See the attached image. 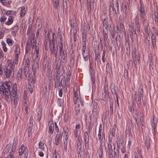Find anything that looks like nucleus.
I'll use <instances>...</instances> for the list:
<instances>
[{
  "label": "nucleus",
  "instance_id": "69168bd1",
  "mask_svg": "<svg viewBox=\"0 0 158 158\" xmlns=\"http://www.w3.org/2000/svg\"><path fill=\"white\" fill-rule=\"evenodd\" d=\"M6 18H7L5 16V14H4L3 15L1 16L0 19V21L1 23H3L6 20Z\"/></svg>",
  "mask_w": 158,
  "mask_h": 158
},
{
  "label": "nucleus",
  "instance_id": "5fc2aeb1",
  "mask_svg": "<svg viewBox=\"0 0 158 158\" xmlns=\"http://www.w3.org/2000/svg\"><path fill=\"white\" fill-rule=\"evenodd\" d=\"M1 44L2 46V48L3 49V51L4 52H6L7 51V48L6 47V45L4 42L2 41L1 42Z\"/></svg>",
  "mask_w": 158,
  "mask_h": 158
},
{
  "label": "nucleus",
  "instance_id": "2f4dec72",
  "mask_svg": "<svg viewBox=\"0 0 158 158\" xmlns=\"http://www.w3.org/2000/svg\"><path fill=\"white\" fill-rule=\"evenodd\" d=\"M26 150V148L23 144H22L19 149V155L21 156L24 153Z\"/></svg>",
  "mask_w": 158,
  "mask_h": 158
},
{
  "label": "nucleus",
  "instance_id": "a211bd4d",
  "mask_svg": "<svg viewBox=\"0 0 158 158\" xmlns=\"http://www.w3.org/2000/svg\"><path fill=\"white\" fill-rule=\"evenodd\" d=\"M150 37L149 35L146 34L145 36V38L143 40V43L146 44V46L149 47L150 46Z\"/></svg>",
  "mask_w": 158,
  "mask_h": 158
},
{
  "label": "nucleus",
  "instance_id": "6e6552de",
  "mask_svg": "<svg viewBox=\"0 0 158 158\" xmlns=\"http://www.w3.org/2000/svg\"><path fill=\"white\" fill-rule=\"evenodd\" d=\"M102 126L101 124L99 128L98 134V139L100 142V146L101 148H105V143L104 142H103V139H105V136L104 134H102Z\"/></svg>",
  "mask_w": 158,
  "mask_h": 158
},
{
  "label": "nucleus",
  "instance_id": "2eb2a0df",
  "mask_svg": "<svg viewBox=\"0 0 158 158\" xmlns=\"http://www.w3.org/2000/svg\"><path fill=\"white\" fill-rule=\"evenodd\" d=\"M23 69H20L18 71L17 74V81L18 84H22V74Z\"/></svg>",
  "mask_w": 158,
  "mask_h": 158
},
{
  "label": "nucleus",
  "instance_id": "e433bc0d",
  "mask_svg": "<svg viewBox=\"0 0 158 158\" xmlns=\"http://www.w3.org/2000/svg\"><path fill=\"white\" fill-rule=\"evenodd\" d=\"M14 17L12 15L10 16L8 19V21L5 23L6 24L10 25L13 22Z\"/></svg>",
  "mask_w": 158,
  "mask_h": 158
},
{
  "label": "nucleus",
  "instance_id": "de8ad7c7",
  "mask_svg": "<svg viewBox=\"0 0 158 158\" xmlns=\"http://www.w3.org/2000/svg\"><path fill=\"white\" fill-rule=\"evenodd\" d=\"M6 43L9 46H12L14 43L13 41L9 38H7L6 40Z\"/></svg>",
  "mask_w": 158,
  "mask_h": 158
},
{
  "label": "nucleus",
  "instance_id": "8fccbe9b",
  "mask_svg": "<svg viewBox=\"0 0 158 158\" xmlns=\"http://www.w3.org/2000/svg\"><path fill=\"white\" fill-rule=\"evenodd\" d=\"M11 144H8L5 148L4 149V152L5 153H7L10 150V148L11 146Z\"/></svg>",
  "mask_w": 158,
  "mask_h": 158
},
{
  "label": "nucleus",
  "instance_id": "ea45409f",
  "mask_svg": "<svg viewBox=\"0 0 158 158\" xmlns=\"http://www.w3.org/2000/svg\"><path fill=\"white\" fill-rule=\"evenodd\" d=\"M16 14V12L15 11L9 10H6V11L4 14L5 15L7 16H9L10 15H12L15 16Z\"/></svg>",
  "mask_w": 158,
  "mask_h": 158
},
{
  "label": "nucleus",
  "instance_id": "473e14b6",
  "mask_svg": "<svg viewBox=\"0 0 158 158\" xmlns=\"http://www.w3.org/2000/svg\"><path fill=\"white\" fill-rule=\"evenodd\" d=\"M73 40L75 42L77 40V27L75 25H73Z\"/></svg>",
  "mask_w": 158,
  "mask_h": 158
},
{
  "label": "nucleus",
  "instance_id": "412c9836",
  "mask_svg": "<svg viewBox=\"0 0 158 158\" xmlns=\"http://www.w3.org/2000/svg\"><path fill=\"white\" fill-rule=\"evenodd\" d=\"M151 124L152 127V133L153 135L155 136L156 134V123L154 120V117L151 121Z\"/></svg>",
  "mask_w": 158,
  "mask_h": 158
},
{
  "label": "nucleus",
  "instance_id": "37998d69",
  "mask_svg": "<svg viewBox=\"0 0 158 158\" xmlns=\"http://www.w3.org/2000/svg\"><path fill=\"white\" fill-rule=\"evenodd\" d=\"M59 0H53V7L55 9H58V7L59 6Z\"/></svg>",
  "mask_w": 158,
  "mask_h": 158
},
{
  "label": "nucleus",
  "instance_id": "052dcab7",
  "mask_svg": "<svg viewBox=\"0 0 158 158\" xmlns=\"http://www.w3.org/2000/svg\"><path fill=\"white\" fill-rule=\"evenodd\" d=\"M122 17L121 16V17L119 16V19L120 20V21H119V23H120V27L121 28V30L123 32V31H124V27L123 26V24H122V21L120 19V18Z\"/></svg>",
  "mask_w": 158,
  "mask_h": 158
},
{
  "label": "nucleus",
  "instance_id": "4468645a",
  "mask_svg": "<svg viewBox=\"0 0 158 158\" xmlns=\"http://www.w3.org/2000/svg\"><path fill=\"white\" fill-rule=\"evenodd\" d=\"M57 36L58 40V47L63 46V38L61 31L58 30V31Z\"/></svg>",
  "mask_w": 158,
  "mask_h": 158
},
{
  "label": "nucleus",
  "instance_id": "72a5a7b5",
  "mask_svg": "<svg viewBox=\"0 0 158 158\" xmlns=\"http://www.w3.org/2000/svg\"><path fill=\"white\" fill-rule=\"evenodd\" d=\"M19 27L17 25H15L11 29V35L14 36L16 35V33L18 32Z\"/></svg>",
  "mask_w": 158,
  "mask_h": 158
},
{
  "label": "nucleus",
  "instance_id": "7c9ffc66",
  "mask_svg": "<svg viewBox=\"0 0 158 158\" xmlns=\"http://www.w3.org/2000/svg\"><path fill=\"white\" fill-rule=\"evenodd\" d=\"M112 140L111 139H109L108 143V148L109 153V154H113V150L112 148Z\"/></svg>",
  "mask_w": 158,
  "mask_h": 158
},
{
  "label": "nucleus",
  "instance_id": "c03bdc74",
  "mask_svg": "<svg viewBox=\"0 0 158 158\" xmlns=\"http://www.w3.org/2000/svg\"><path fill=\"white\" fill-rule=\"evenodd\" d=\"M103 29H104V28H105L106 30L108 29H107L108 26V22L106 19H104L103 21Z\"/></svg>",
  "mask_w": 158,
  "mask_h": 158
},
{
  "label": "nucleus",
  "instance_id": "774afa93",
  "mask_svg": "<svg viewBox=\"0 0 158 158\" xmlns=\"http://www.w3.org/2000/svg\"><path fill=\"white\" fill-rule=\"evenodd\" d=\"M80 110V106H76L75 107V114L76 115L78 114L79 113Z\"/></svg>",
  "mask_w": 158,
  "mask_h": 158
},
{
  "label": "nucleus",
  "instance_id": "a878e982",
  "mask_svg": "<svg viewBox=\"0 0 158 158\" xmlns=\"http://www.w3.org/2000/svg\"><path fill=\"white\" fill-rule=\"evenodd\" d=\"M71 72L69 71L67 74V76L65 82V85L66 86H70L69 81L71 78Z\"/></svg>",
  "mask_w": 158,
  "mask_h": 158
},
{
  "label": "nucleus",
  "instance_id": "4be33fe9",
  "mask_svg": "<svg viewBox=\"0 0 158 158\" xmlns=\"http://www.w3.org/2000/svg\"><path fill=\"white\" fill-rule=\"evenodd\" d=\"M117 31H116V33L118 34L116 35V43L119 49L121 46V39L120 35L118 34V27H117Z\"/></svg>",
  "mask_w": 158,
  "mask_h": 158
},
{
  "label": "nucleus",
  "instance_id": "f03ea898",
  "mask_svg": "<svg viewBox=\"0 0 158 158\" xmlns=\"http://www.w3.org/2000/svg\"><path fill=\"white\" fill-rule=\"evenodd\" d=\"M31 47H32V48L33 49L35 48V50L36 53V58H38L39 56V44L36 43V40L35 39L34 36L31 40L29 39L27 41L25 48V51L26 53L29 52Z\"/></svg>",
  "mask_w": 158,
  "mask_h": 158
},
{
  "label": "nucleus",
  "instance_id": "0e129e2a",
  "mask_svg": "<svg viewBox=\"0 0 158 158\" xmlns=\"http://www.w3.org/2000/svg\"><path fill=\"white\" fill-rule=\"evenodd\" d=\"M138 117L135 118V127L136 129H138L139 127V124L138 121Z\"/></svg>",
  "mask_w": 158,
  "mask_h": 158
},
{
  "label": "nucleus",
  "instance_id": "79ce46f5",
  "mask_svg": "<svg viewBox=\"0 0 158 158\" xmlns=\"http://www.w3.org/2000/svg\"><path fill=\"white\" fill-rule=\"evenodd\" d=\"M68 139H63L64 149L65 152L67 150Z\"/></svg>",
  "mask_w": 158,
  "mask_h": 158
},
{
  "label": "nucleus",
  "instance_id": "1a4fd4ad",
  "mask_svg": "<svg viewBox=\"0 0 158 158\" xmlns=\"http://www.w3.org/2000/svg\"><path fill=\"white\" fill-rule=\"evenodd\" d=\"M16 141H14L11 147V150L9 154L6 157V158H14V154L16 151Z\"/></svg>",
  "mask_w": 158,
  "mask_h": 158
},
{
  "label": "nucleus",
  "instance_id": "58836bf2",
  "mask_svg": "<svg viewBox=\"0 0 158 158\" xmlns=\"http://www.w3.org/2000/svg\"><path fill=\"white\" fill-rule=\"evenodd\" d=\"M136 29H135L134 27H132L131 32H130V36H131L132 41H133V35L136 34Z\"/></svg>",
  "mask_w": 158,
  "mask_h": 158
},
{
  "label": "nucleus",
  "instance_id": "3c124183",
  "mask_svg": "<svg viewBox=\"0 0 158 158\" xmlns=\"http://www.w3.org/2000/svg\"><path fill=\"white\" fill-rule=\"evenodd\" d=\"M63 100L61 99L58 98L57 101V106L59 107L62 106L63 105Z\"/></svg>",
  "mask_w": 158,
  "mask_h": 158
},
{
  "label": "nucleus",
  "instance_id": "603ef678",
  "mask_svg": "<svg viewBox=\"0 0 158 158\" xmlns=\"http://www.w3.org/2000/svg\"><path fill=\"white\" fill-rule=\"evenodd\" d=\"M28 89L30 90V93L31 94L33 92V90L34 89V84H28Z\"/></svg>",
  "mask_w": 158,
  "mask_h": 158
},
{
  "label": "nucleus",
  "instance_id": "338daca9",
  "mask_svg": "<svg viewBox=\"0 0 158 158\" xmlns=\"http://www.w3.org/2000/svg\"><path fill=\"white\" fill-rule=\"evenodd\" d=\"M82 42H86V37H87V33H85L84 34V33L83 32L82 33Z\"/></svg>",
  "mask_w": 158,
  "mask_h": 158
},
{
  "label": "nucleus",
  "instance_id": "49530a36",
  "mask_svg": "<svg viewBox=\"0 0 158 158\" xmlns=\"http://www.w3.org/2000/svg\"><path fill=\"white\" fill-rule=\"evenodd\" d=\"M110 34L111 35V37L114 39L115 35L116 32L114 29L109 30Z\"/></svg>",
  "mask_w": 158,
  "mask_h": 158
},
{
  "label": "nucleus",
  "instance_id": "c85d7f7f",
  "mask_svg": "<svg viewBox=\"0 0 158 158\" xmlns=\"http://www.w3.org/2000/svg\"><path fill=\"white\" fill-rule=\"evenodd\" d=\"M48 80L50 81L48 83V91H49L51 89V80L52 79V75L51 72L49 70L48 71Z\"/></svg>",
  "mask_w": 158,
  "mask_h": 158
},
{
  "label": "nucleus",
  "instance_id": "4d7b16f0",
  "mask_svg": "<svg viewBox=\"0 0 158 158\" xmlns=\"http://www.w3.org/2000/svg\"><path fill=\"white\" fill-rule=\"evenodd\" d=\"M84 140H89V135L87 131H85L83 135Z\"/></svg>",
  "mask_w": 158,
  "mask_h": 158
},
{
  "label": "nucleus",
  "instance_id": "dca6fc26",
  "mask_svg": "<svg viewBox=\"0 0 158 158\" xmlns=\"http://www.w3.org/2000/svg\"><path fill=\"white\" fill-rule=\"evenodd\" d=\"M153 60V58L152 55L151 53L149 54L148 61L149 63V69L151 70H153L154 63Z\"/></svg>",
  "mask_w": 158,
  "mask_h": 158
},
{
  "label": "nucleus",
  "instance_id": "f704fd0d",
  "mask_svg": "<svg viewBox=\"0 0 158 158\" xmlns=\"http://www.w3.org/2000/svg\"><path fill=\"white\" fill-rule=\"evenodd\" d=\"M49 131L48 133L50 134H52L54 131V125L53 122H52L49 125L48 127Z\"/></svg>",
  "mask_w": 158,
  "mask_h": 158
},
{
  "label": "nucleus",
  "instance_id": "393cba45",
  "mask_svg": "<svg viewBox=\"0 0 158 158\" xmlns=\"http://www.w3.org/2000/svg\"><path fill=\"white\" fill-rule=\"evenodd\" d=\"M133 58L134 63L135 65L137 64L138 61H139L140 60V54L139 53H138L137 55V54L133 55L132 56Z\"/></svg>",
  "mask_w": 158,
  "mask_h": 158
},
{
  "label": "nucleus",
  "instance_id": "a18cd8bd",
  "mask_svg": "<svg viewBox=\"0 0 158 158\" xmlns=\"http://www.w3.org/2000/svg\"><path fill=\"white\" fill-rule=\"evenodd\" d=\"M144 143L145 146L148 149L150 146V144L149 140L146 138L145 140Z\"/></svg>",
  "mask_w": 158,
  "mask_h": 158
},
{
  "label": "nucleus",
  "instance_id": "f257e3e1",
  "mask_svg": "<svg viewBox=\"0 0 158 158\" xmlns=\"http://www.w3.org/2000/svg\"><path fill=\"white\" fill-rule=\"evenodd\" d=\"M11 86V82H6L4 85L0 86V94L2 98L8 102L11 100V95L10 92Z\"/></svg>",
  "mask_w": 158,
  "mask_h": 158
},
{
  "label": "nucleus",
  "instance_id": "cd10ccee",
  "mask_svg": "<svg viewBox=\"0 0 158 158\" xmlns=\"http://www.w3.org/2000/svg\"><path fill=\"white\" fill-rule=\"evenodd\" d=\"M100 58L101 56L100 54L97 55H95V59L97 61V66L99 68H100L101 64Z\"/></svg>",
  "mask_w": 158,
  "mask_h": 158
},
{
  "label": "nucleus",
  "instance_id": "f8f14e48",
  "mask_svg": "<svg viewBox=\"0 0 158 158\" xmlns=\"http://www.w3.org/2000/svg\"><path fill=\"white\" fill-rule=\"evenodd\" d=\"M28 84H34L36 82V75L32 74V73L28 74L27 77Z\"/></svg>",
  "mask_w": 158,
  "mask_h": 158
},
{
  "label": "nucleus",
  "instance_id": "f3484780",
  "mask_svg": "<svg viewBox=\"0 0 158 158\" xmlns=\"http://www.w3.org/2000/svg\"><path fill=\"white\" fill-rule=\"evenodd\" d=\"M106 31L105 32L104 30L103 29V37L102 36L100 37V41L101 44H102V42H105L106 41L108 37V29L106 30Z\"/></svg>",
  "mask_w": 158,
  "mask_h": 158
},
{
  "label": "nucleus",
  "instance_id": "09e8293b",
  "mask_svg": "<svg viewBox=\"0 0 158 158\" xmlns=\"http://www.w3.org/2000/svg\"><path fill=\"white\" fill-rule=\"evenodd\" d=\"M39 148L42 151L44 150V143L41 141H40L39 143Z\"/></svg>",
  "mask_w": 158,
  "mask_h": 158
},
{
  "label": "nucleus",
  "instance_id": "20e7f679",
  "mask_svg": "<svg viewBox=\"0 0 158 158\" xmlns=\"http://www.w3.org/2000/svg\"><path fill=\"white\" fill-rule=\"evenodd\" d=\"M15 62H12L11 60H8L7 62V66L4 71V75L7 78H12L14 74Z\"/></svg>",
  "mask_w": 158,
  "mask_h": 158
},
{
  "label": "nucleus",
  "instance_id": "9d476101",
  "mask_svg": "<svg viewBox=\"0 0 158 158\" xmlns=\"http://www.w3.org/2000/svg\"><path fill=\"white\" fill-rule=\"evenodd\" d=\"M17 91V85L16 83H14L12 85L11 91L13 94L12 95H11V100H14V103H15V102H17V100L18 99L17 98H16Z\"/></svg>",
  "mask_w": 158,
  "mask_h": 158
},
{
  "label": "nucleus",
  "instance_id": "c756f323",
  "mask_svg": "<svg viewBox=\"0 0 158 158\" xmlns=\"http://www.w3.org/2000/svg\"><path fill=\"white\" fill-rule=\"evenodd\" d=\"M77 100L75 101L73 100L74 104H76L77 106H80V104L81 106H83L84 105V101L81 98H78L77 99H76Z\"/></svg>",
  "mask_w": 158,
  "mask_h": 158
},
{
  "label": "nucleus",
  "instance_id": "864d4df0",
  "mask_svg": "<svg viewBox=\"0 0 158 158\" xmlns=\"http://www.w3.org/2000/svg\"><path fill=\"white\" fill-rule=\"evenodd\" d=\"M109 8L110 10L109 14L110 15H114V7L111 6V5H110L109 6Z\"/></svg>",
  "mask_w": 158,
  "mask_h": 158
},
{
  "label": "nucleus",
  "instance_id": "9b49d317",
  "mask_svg": "<svg viewBox=\"0 0 158 158\" xmlns=\"http://www.w3.org/2000/svg\"><path fill=\"white\" fill-rule=\"evenodd\" d=\"M59 54L60 56L61 57V59L64 61L66 60L67 58V54L66 53H65V50L63 49V46L59 47Z\"/></svg>",
  "mask_w": 158,
  "mask_h": 158
},
{
  "label": "nucleus",
  "instance_id": "39448f33",
  "mask_svg": "<svg viewBox=\"0 0 158 158\" xmlns=\"http://www.w3.org/2000/svg\"><path fill=\"white\" fill-rule=\"evenodd\" d=\"M48 30V28H47L44 30L45 34L44 45L46 50L47 49L48 45L49 47L52 44L50 33L51 31Z\"/></svg>",
  "mask_w": 158,
  "mask_h": 158
},
{
  "label": "nucleus",
  "instance_id": "a19ab883",
  "mask_svg": "<svg viewBox=\"0 0 158 158\" xmlns=\"http://www.w3.org/2000/svg\"><path fill=\"white\" fill-rule=\"evenodd\" d=\"M28 101H24L23 102V105L24 107L25 110L26 112V115H27L28 114V104L27 103Z\"/></svg>",
  "mask_w": 158,
  "mask_h": 158
},
{
  "label": "nucleus",
  "instance_id": "bb28decb",
  "mask_svg": "<svg viewBox=\"0 0 158 158\" xmlns=\"http://www.w3.org/2000/svg\"><path fill=\"white\" fill-rule=\"evenodd\" d=\"M18 10L20 11V16L22 17H23L25 16L26 12L25 8L24 6L21 7L19 8Z\"/></svg>",
  "mask_w": 158,
  "mask_h": 158
},
{
  "label": "nucleus",
  "instance_id": "423d86ee",
  "mask_svg": "<svg viewBox=\"0 0 158 158\" xmlns=\"http://www.w3.org/2000/svg\"><path fill=\"white\" fill-rule=\"evenodd\" d=\"M55 35L54 33H52V44L49 47L50 50L52 54H54L55 57H57L58 54V46L55 45L54 41V36Z\"/></svg>",
  "mask_w": 158,
  "mask_h": 158
},
{
  "label": "nucleus",
  "instance_id": "b1692460",
  "mask_svg": "<svg viewBox=\"0 0 158 158\" xmlns=\"http://www.w3.org/2000/svg\"><path fill=\"white\" fill-rule=\"evenodd\" d=\"M117 148H119L125 147V145L123 143V141L121 139H119L116 142Z\"/></svg>",
  "mask_w": 158,
  "mask_h": 158
},
{
  "label": "nucleus",
  "instance_id": "5701e85b",
  "mask_svg": "<svg viewBox=\"0 0 158 158\" xmlns=\"http://www.w3.org/2000/svg\"><path fill=\"white\" fill-rule=\"evenodd\" d=\"M32 67L33 74L35 75L36 71L39 68V64L36 61H35L32 64Z\"/></svg>",
  "mask_w": 158,
  "mask_h": 158
},
{
  "label": "nucleus",
  "instance_id": "ddd939ff",
  "mask_svg": "<svg viewBox=\"0 0 158 158\" xmlns=\"http://www.w3.org/2000/svg\"><path fill=\"white\" fill-rule=\"evenodd\" d=\"M33 125V118L32 116H31L30 118L29 123L27 131L29 137H30L31 135Z\"/></svg>",
  "mask_w": 158,
  "mask_h": 158
},
{
  "label": "nucleus",
  "instance_id": "680f3d73",
  "mask_svg": "<svg viewBox=\"0 0 158 158\" xmlns=\"http://www.w3.org/2000/svg\"><path fill=\"white\" fill-rule=\"evenodd\" d=\"M106 69L107 72H109L111 70V66L109 62H107L106 64Z\"/></svg>",
  "mask_w": 158,
  "mask_h": 158
},
{
  "label": "nucleus",
  "instance_id": "aec40b11",
  "mask_svg": "<svg viewBox=\"0 0 158 158\" xmlns=\"http://www.w3.org/2000/svg\"><path fill=\"white\" fill-rule=\"evenodd\" d=\"M62 135L60 133H57L56 134L55 137V144L56 146H58L60 143V141L61 140Z\"/></svg>",
  "mask_w": 158,
  "mask_h": 158
},
{
  "label": "nucleus",
  "instance_id": "bf43d9fd",
  "mask_svg": "<svg viewBox=\"0 0 158 158\" xmlns=\"http://www.w3.org/2000/svg\"><path fill=\"white\" fill-rule=\"evenodd\" d=\"M137 96V98H138L137 101H136L137 104L138 106L139 107H140L141 103V96Z\"/></svg>",
  "mask_w": 158,
  "mask_h": 158
},
{
  "label": "nucleus",
  "instance_id": "7ed1b4c3",
  "mask_svg": "<svg viewBox=\"0 0 158 158\" xmlns=\"http://www.w3.org/2000/svg\"><path fill=\"white\" fill-rule=\"evenodd\" d=\"M140 5L138 7V12L140 17L141 22L143 23L144 27H148L149 24L148 21L146 19V11L145 7L142 1L139 2Z\"/></svg>",
  "mask_w": 158,
  "mask_h": 158
},
{
  "label": "nucleus",
  "instance_id": "4c0bfd02",
  "mask_svg": "<svg viewBox=\"0 0 158 158\" xmlns=\"http://www.w3.org/2000/svg\"><path fill=\"white\" fill-rule=\"evenodd\" d=\"M91 1L92 0H87L86 7L88 13H90L91 12Z\"/></svg>",
  "mask_w": 158,
  "mask_h": 158
},
{
  "label": "nucleus",
  "instance_id": "0eeeda50",
  "mask_svg": "<svg viewBox=\"0 0 158 158\" xmlns=\"http://www.w3.org/2000/svg\"><path fill=\"white\" fill-rule=\"evenodd\" d=\"M14 46L15 47L14 50L15 61L14 62H15V64H17L18 62V57L21 52L20 49L19 45L18 44L15 45Z\"/></svg>",
  "mask_w": 158,
  "mask_h": 158
},
{
  "label": "nucleus",
  "instance_id": "c9c22d12",
  "mask_svg": "<svg viewBox=\"0 0 158 158\" xmlns=\"http://www.w3.org/2000/svg\"><path fill=\"white\" fill-rule=\"evenodd\" d=\"M63 130L64 131V135L63 136V139H68V135L69 134V130L67 127H65L64 128Z\"/></svg>",
  "mask_w": 158,
  "mask_h": 158
},
{
  "label": "nucleus",
  "instance_id": "13d9d810",
  "mask_svg": "<svg viewBox=\"0 0 158 158\" xmlns=\"http://www.w3.org/2000/svg\"><path fill=\"white\" fill-rule=\"evenodd\" d=\"M110 110L111 115L113 114V102H110Z\"/></svg>",
  "mask_w": 158,
  "mask_h": 158
},
{
  "label": "nucleus",
  "instance_id": "6e6d98bb",
  "mask_svg": "<svg viewBox=\"0 0 158 158\" xmlns=\"http://www.w3.org/2000/svg\"><path fill=\"white\" fill-rule=\"evenodd\" d=\"M84 143H85V148L87 150H88L89 149V140H84Z\"/></svg>",
  "mask_w": 158,
  "mask_h": 158
},
{
  "label": "nucleus",
  "instance_id": "e2e57ef3",
  "mask_svg": "<svg viewBox=\"0 0 158 158\" xmlns=\"http://www.w3.org/2000/svg\"><path fill=\"white\" fill-rule=\"evenodd\" d=\"M60 66H57L56 71V76H59L60 74Z\"/></svg>",
  "mask_w": 158,
  "mask_h": 158
},
{
  "label": "nucleus",
  "instance_id": "6ab92c4d",
  "mask_svg": "<svg viewBox=\"0 0 158 158\" xmlns=\"http://www.w3.org/2000/svg\"><path fill=\"white\" fill-rule=\"evenodd\" d=\"M151 42L152 43V46L153 49H157V46L156 44V36L153 34H152L151 37Z\"/></svg>",
  "mask_w": 158,
  "mask_h": 158
}]
</instances>
